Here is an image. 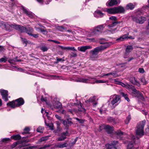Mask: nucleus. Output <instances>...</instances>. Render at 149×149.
Instances as JSON below:
<instances>
[{
    "label": "nucleus",
    "instance_id": "20",
    "mask_svg": "<svg viewBox=\"0 0 149 149\" xmlns=\"http://www.w3.org/2000/svg\"><path fill=\"white\" fill-rule=\"evenodd\" d=\"M122 22V21H118L117 20H116V22H111V24H109L108 25V26L109 28L113 27L117 25L118 24H120Z\"/></svg>",
    "mask_w": 149,
    "mask_h": 149
},
{
    "label": "nucleus",
    "instance_id": "7",
    "mask_svg": "<svg viewBox=\"0 0 149 149\" xmlns=\"http://www.w3.org/2000/svg\"><path fill=\"white\" fill-rule=\"evenodd\" d=\"M116 14L124 13L125 10L123 7L119 6L117 7H115Z\"/></svg>",
    "mask_w": 149,
    "mask_h": 149
},
{
    "label": "nucleus",
    "instance_id": "3",
    "mask_svg": "<svg viewBox=\"0 0 149 149\" xmlns=\"http://www.w3.org/2000/svg\"><path fill=\"white\" fill-rule=\"evenodd\" d=\"M107 47L105 46H100L95 48L93 50H91V52L93 55H97L99 52L104 50Z\"/></svg>",
    "mask_w": 149,
    "mask_h": 149
},
{
    "label": "nucleus",
    "instance_id": "13",
    "mask_svg": "<svg viewBox=\"0 0 149 149\" xmlns=\"http://www.w3.org/2000/svg\"><path fill=\"white\" fill-rule=\"evenodd\" d=\"M113 97V99L111 102L112 105L118 102L120 100V97L118 95H114Z\"/></svg>",
    "mask_w": 149,
    "mask_h": 149
},
{
    "label": "nucleus",
    "instance_id": "52",
    "mask_svg": "<svg viewBox=\"0 0 149 149\" xmlns=\"http://www.w3.org/2000/svg\"><path fill=\"white\" fill-rule=\"evenodd\" d=\"M6 23V22L0 21V27H2L3 28H4V25H5Z\"/></svg>",
    "mask_w": 149,
    "mask_h": 149
},
{
    "label": "nucleus",
    "instance_id": "16",
    "mask_svg": "<svg viewBox=\"0 0 149 149\" xmlns=\"http://www.w3.org/2000/svg\"><path fill=\"white\" fill-rule=\"evenodd\" d=\"M68 146V143L66 142H64L63 143H59L55 145V147L56 148H62L67 147Z\"/></svg>",
    "mask_w": 149,
    "mask_h": 149
},
{
    "label": "nucleus",
    "instance_id": "62",
    "mask_svg": "<svg viewBox=\"0 0 149 149\" xmlns=\"http://www.w3.org/2000/svg\"><path fill=\"white\" fill-rule=\"evenodd\" d=\"M134 58L133 57H131L129 58H128L127 60V61L128 62H129L130 61H131L133 59H134Z\"/></svg>",
    "mask_w": 149,
    "mask_h": 149
},
{
    "label": "nucleus",
    "instance_id": "55",
    "mask_svg": "<svg viewBox=\"0 0 149 149\" xmlns=\"http://www.w3.org/2000/svg\"><path fill=\"white\" fill-rule=\"evenodd\" d=\"M116 133L118 135L121 136L123 134V133L120 131H117Z\"/></svg>",
    "mask_w": 149,
    "mask_h": 149
},
{
    "label": "nucleus",
    "instance_id": "35",
    "mask_svg": "<svg viewBox=\"0 0 149 149\" xmlns=\"http://www.w3.org/2000/svg\"><path fill=\"white\" fill-rule=\"evenodd\" d=\"M45 125L46 126L49 127L50 128V129L51 130H53L54 128H53V124L52 123H46L45 122Z\"/></svg>",
    "mask_w": 149,
    "mask_h": 149
},
{
    "label": "nucleus",
    "instance_id": "46",
    "mask_svg": "<svg viewBox=\"0 0 149 149\" xmlns=\"http://www.w3.org/2000/svg\"><path fill=\"white\" fill-rule=\"evenodd\" d=\"M123 96L124 97L125 99L128 102H130V100L128 97V95L127 94H122Z\"/></svg>",
    "mask_w": 149,
    "mask_h": 149
},
{
    "label": "nucleus",
    "instance_id": "50",
    "mask_svg": "<svg viewBox=\"0 0 149 149\" xmlns=\"http://www.w3.org/2000/svg\"><path fill=\"white\" fill-rule=\"evenodd\" d=\"M64 58L63 57L62 58H59L58 57H56V60L59 62H63L65 61Z\"/></svg>",
    "mask_w": 149,
    "mask_h": 149
},
{
    "label": "nucleus",
    "instance_id": "8",
    "mask_svg": "<svg viewBox=\"0 0 149 149\" xmlns=\"http://www.w3.org/2000/svg\"><path fill=\"white\" fill-rule=\"evenodd\" d=\"M117 143L118 141H113L111 144H107L106 145V147L107 149H116L115 147V145Z\"/></svg>",
    "mask_w": 149,
    "mask_h": 149
},
{
    "label": "nucleus",
    "instance_id": "9",
    "mask_svg": "<svg viewBox=\"0 0 149 149\" xmlns=\"http://www.w3.org/2000/svg\"><path fill=\"white\" fill-rule=\"evenodd\" d=\"M22 9L23 13L26 14V15L28 16L29 17L31 18H32L33 17V16L32 12L28 11L27 9L23 6L22 7Z\"/></svg>",
    "mask_w": 149,
    "mask_h": 149
},
{
    "label": "nucleus",
    "instance_id": "34",
    "mask_svg": "<svg viewBox=\"0 0 149 149\" xmlns=\"http://www.w3.org/2000/svg\"><path fill=\"white\" fill-rule=\"evenodd\" d=\"M56 29L57 30L61 31H63V30L65 29V27L62 26H57Z\"/></svg>",
    "mask_w": 149,
    "mask_h": 149
},
{
    "label": "nucleus",
    "instance_id": "5",
    "mask_svg": "<svg viewBox=\"0 0 149 149\" xmlns=\"http://www.w3.org/2000/svg\"><path fill=\"white\" fill-rule=\"evenodd\" d=\"M15 24H8V23L6 22L4 28L7 31L10 32L11 31L12 29H15Z\"/></svg>",
    "mask_w": 149,
    "mask_h": 149
},
{
    "label": "nucleus",
    "instance_id": "25",
    "mask_svg": "<svg viewBox=\"0 0 149 149\" xmlns=\"http://www.w3.org/2000/svg\"><path fill=\"white\" fill-rule=\"evenodd\" d=\"M2 99L5 101H7L8 100V99L10 97V96H9L8 94H2Z\"/></svg>",
    "mask_w": 149,
    "mask_h": 149
},
{
    "label": "nucleus",
    "instance_id": "17",
    "mask_svg": "<svg viewBox=\"0 0 149 149\" xmlns=\"http://www.w3.org/2000/svg\"><path fill=\"white\" fill-rule=\"evenodd\" d=\"M93 79L91 77H89L88 79H86L85 78H80L78 79V81L83 83H88V81H89L90 79Z\"/></svg>",
    "mask_w": 149,
    "mask_h": 149
},
{
    "label": "nucleus",
    "instance_id": "53",
    "mask_svg": "<svg viewBox=\"0 0 149 149\" xmlns=\"http://www.w3.org/2000/svg\"><path fill=\"white\" fill-rule=\"evenodd\" d=\"M8 91L7 90H5L3 89H0V93H8Z\"/></svg>",
    "mask_w": 149,
    "mask_h": 149
},
{
    "label": "nucleus",
    "instance_id": "56",
    "mask_svg": "<svg viewBox=\"0 0 149 149\" xmlns=\"http://www.w3.org/2000/svg\"><path fill=\"white\" fill-rule=\"evenodd\" d=\"M130 53L128 52L125 51V54L124 55V58H127V56L129 55Z\"/></svg>",
    "mask_w": 149,
    "mask_h": 149
},
{
    "label": "nucleus",
    "instance_id": "23",
    "mask_svg": "<svg viewBox=\"0 0 149 149\" xmlns=\"http://www.w3.org/2000/svg\"><path fill=\"white\" fill-rule=\"evenodd\" d=\"M104 128L107 130V131L109 133H111L113 130V128L108 125L104 126Z\"/></svg>",
    "mask_w": 149,
    "mask_h": 149
},
{
    "label": "nucleus",
    "instance_id": "39",
    "mask_svg": "<svg viewBox=\"0 0 149 149\" xmlns=\"http://www.w3.org/2000/svg\"><path fill=\"white\" fill-rule=\"evenodd\" d=\"M132 142H130L128 143L127 149H134Z\"/></svg>",
    "mask_w": 149,
    "mask_h": 149
},
{
    "label": "nucleus",
    "instance_id": "6",
    "mask_svg": "<svg viewBox=\"0 0 149 149\" xmlns=\"http://www.w3.org/2000/svg\"><path fill=\"white\" fill-rule=\"evenodd\" d=\"M140 11L138 10L135 12L133 17V19L137 23H140Z\"/></svg>",
    "mask_w": 149,
    "mask_h": 149
},
{
    "label": "nucleus",
    "instance_id": "45",
    "mask_svg": "<svg viewBox=\"0 0 149 149\" xmlns=\"http://www.w3.org/2000/svg\"><path fill=\"white\" fill-rule=\"evenodd\" d=\"M28 34L29 36H31L35 38H37L38 37V34H33L31 33H28Z\"/></svg>",
    "mask_w": 149,
    "mask_h": 149
},
{
    "label": "nucleus",
    "instance_id": "38",
    "mask_svg": "<svg viewBox=\"0 0 149 149\" xmlns=\"http://www.w3.org/2000/svg\"><path fill=\"white\" fill-rule=\"evenodd\" d=\"M63 124L65 126H66L68 125V124H70L72 123L70 121H69L68 120H67V121H66L65 120H63Z\"/></svg>",
    "mask_w": 149,
    "mask_h": 149
},
{
    "label": "nucleus",
    "instance_id": "29",
    "mask_svg": "<svg viewBox=\"0 0 149 149\" xmlns=\"http://www.w3.org/2000/svg\"><path fill=\"white\" fill-rule=\"evenodd\" d=\"M133 49V47L132 45H128L126 48L125 51L130 53Z\"/></svg>",
    "mask_w": 149,
    "mask_h": 149
},
{
    "label": "nucleus",
    "instance_id": "22",
    "mask_svg": "<svg viewBox=\"0 0 149 149\" xmlns=\"http://www.w3.org/2000/svg\"><path fill=\"white\" fill-rule=\"evenodd\" d=\"M15 100L9 102L7 104L8 106H10L12 108H15L17 107Z\"/></svg>",
    "mask_w": 149,
    "mask_h": 149
},
{
    "label": "nucleus",
    "instance_id": "10",
    "mask_svg": "<svg viewBox=\"0 0 149 149\" xmlns=\"http://www.w3.org/2000/svg\"><path fill=\"white\" fill-rule=\"evenodd\" d=\"M58 47L60 48L63 50H72L73 51H75L76 50L75 49L74 47H64L61 45H58Z\"/></svg>",
    "mask_w": 149,
    "mask_h": 149
},
{
    "label": "nucleus",
    "instance_id": "14",
    "mask_svg": "<svg viewBox=\"0 0 149 149\" xmlns=\"http://www.w3.org/2000/svg\"><path fill=\"white\" fill-rule=\"evenodd\" d=\"M92 47L90 46H83L80 47H79L78 48V50L82 52H85L87 49H91Z\"/></svg>",
    "mask_w": 149,
    "mask_h": 149
},
{
    "label": "nucleus",
    "instance_id": "63",
    "mask_svg": "<svg viewBox=\"0 0 149 149\" xmlns=\"http://www.w3.org/2000/svg\"><path fill=\"white\" fill-rule=\"evenodd\" d=\"M108 120L109 121L111 122L113 121V119L112 118L110 117L108 118Z\"/></svg>",
    "mask_w": 149,
    "mask_h": 149
},
{
    "label": "nucleus",
    "instance_id": "15",
    "mask_svg": "<svg viewBox=\"0 0 149 149\" xmlns=\"http://www.w3.org/2000/svg\"><path fill=\"white\" fill-rule=\"evenodd\" d=\"M146 121L143 120L141 122L140 126V136H143L144 134V132L143 130L144 127L146 124Z\"/></svg>",
    "mask_w": 149,
    "mask_h": 149
},
{
    "label": "nucleus",
    "instance_id": "47",
    "mask_svg": "<svg viewBox=\"0 0 149 149\" xmlns=\"http://www.w3.org/2000/svg\"><path fill=\"white\" fill-rule=\"evenodd\" d=\"M48 139V137L47 136H45L42 137L39 140V141L40 142H41L42 141H45Z\"/></svg>",
    "mask_w": 149,
    "mask_h": 149
},
{
    "label": "nucleus",
    "instance_id": "44",
    "mask_svg": "<svg viewBox=\"0 0 149 149\" xmlns=\"http://www.w3.org/2000/svg\"><path fill=\"white\" fill-rule=\"evenodd\" d=\"M131 119V117L130 115H129L127 117L126 119L125 120V123L126 124H128L130 120Z\"/></svg>",
    "mask_w": 149,
    "mask_h": 149
},
{
    "label": "nucleus",
    "instance_id": "11",
    "mask_svg": "<svg viewBox=\"0 0 149 149\" xmlns=\"http://www.w3.org/2000/svg\"><path fill=\"white\" fill-rule=\"evenodd\" d=\"M68 131L62 133L61 135V136L57 138V141H60L64 140L66 138V136H68Z\"/></svg>",
    "mask_w": 149,
    "mask_h": 149
},
{
    "label": "nucleus",
    "instance_id": "49",
    "mask_svg": "<svg viewBox=\"0 0 149 149\" xmlns=\"http://www.w3.org/2000/svg\"><path fill=\"white\" fill-rule=\"evenodd\" d=\"M131 83L134 84H136L137 83H139V82L136 80L135 77L134 78V80H130Z\"/></svg>",
    "mask_w": 149,
    "mask_h": 149
},
{
    "label": "nucleus",
    "instance_id": "57",
    "mask_svg": "<svg viewBox=\"0 0 149 149\" xmlns=\"http://www.w3.org/2000/svg\"><path fill=\"white\" fill-rule=\"evenodd\" d=\"M114 81L115 82V83L117 84L120 85L121 84V82L118 81L116 79H114Z\"/></svg>",
    "mask_w": 149,
    "mask_h": 149
},
{
    "label": "nucleus",
    "instance_id": "26",
    "mask_svg": "<svg viewBox=\"0 0 149 149\" xmlns=\"http://www.w3.org/2000/svg\"><path fill=\"white\" fill-rule=\"evenodd\" d=\"M136 134L138 138H139L140 136V126L138 124L136 129Z\"/></svg>",
    "mask_w": 149,
    "mask_h": 149
},
{
    "label": "nucleus",
    "instance_id": "27",
    "mask_svg": "<svg viewBox=\"0 0 149 149\" xmlns=\"http://www.w3.org/2000/svg\"><path fill=\"white\" fill-rule=\"evenodd\" d=\"M127 34H125L122 36H120V37L118 38H117L116 40L117 41H122L124 40L125 39L127 38Z\"/></svg>",
    "mask_w": 149,
    "mask_h": 149
},
{
    "label": "nucleus",
    "instance_id": "18",
    "mask_svg": "<svg viewBox=\"0 0 149 149\" xmlns=\"http://www.w3.org/2000/svg\"><path fill=\"white\" fill-rule=\"evenodd\" d=\"M118 3L117 0H109L106 3L107 6H111L116 5Z\"/></svg>",
    "mask_w": 149,
    "mask_h": 149
},
{
    "label": "nucleus",
    "instance_id": "37",
    "mask_svg": "<svg viewBox=\"0 0 149 149\" xmlns=\"http://www.w3.org/2000/svg\"><path fill=\"white\" fill-rule=\"evenodd\" d=\"M109 19L112 21L111 22H116L117 20V17L115 16H111L109 17Z\"/></svg>",
    "mask_w": 149,
    "mask_h": 149
},
{
    "label": "nucleus",
    "instance_id": "51",
    "mask_svg": "<svg viewBox=\"0 0 149 149\" xmlns=\"http://www.w3.org/2000/svg\"><path fill=\"white\" fill-rule=\"evenodd\" d=\"M74 119L77 120L78 121L81 123H83L84 122V120L83 119H79L77 118H75Z\"/></svg>",
    "mask_w": 149,
    "mask_h": 149
},
{
    "label": "nucleus",
    "instance_id": "12",
    "mask_svg": "<svg viewBox=\"0 0 149 149\" xmlns=\"http://www.w3.org/2000/svg\"><path fill=\"white\" fill-rule=\"evenodd\" d=\"M17 107L22 105L24 103V101L22 98H20L15 100Z\"/></svg>",
    "mask_w": 149,
    "mask_h": 149
},
{
    "label": "nucleus",
    "instance_id": "31",
    "mask_svg": "<svg viewBox=\"0 0 149 149\" xmlns=\"http://www.w3.org/2000/svg\"><path fill=\"white\" fill-rule=\"evenodd\" d=\"M11 138L15 140H18L21 139V136L19 134H17L12 136H11Z\"/></svg>",
    "mask_w": 149,
    "mask_h": 149
},
{
    "label": "nucleus",
    "instance_id": "54",
    "mask_svg": "<svg viewBox=\"0 0 149 149\" xmlns=\"http://www.w3.org/2000/svg\"><path fill=\"white\" fill-rule=\"evenodd\" d=\"M141 81L142 82L143 85H145L147 83V82L145 79H141Z\"/></svg>",
    "mask_w": 149,
    "mask_h": 149
},
{
    "label": "nucleus",
    "instance_id": "2",
    "mask_svg": "<svg viewBox=\"0 0 149 149\" xmlns=\"http://www.w3.org/2000/svg\"><path fill=\"white\" fill-rule=\"evenodd\" d=\"M104 28V24H101L95 27L93 31V33L95 36H97L102 33Z\"/></svg>",
    "mask_w": 149,
    "mask_h": 149
},
{
    "label": "nucleus",
    "instance_id": "43",
    "mask_svg": "<svg viewBox=\"0 0 149 149\" xmlns=\"http://www.w3.org/2000/svg\"><path fill=\"white\" fill-rule=\"evenodd\" d=\"M44 128L43 127L40 126L37 129V131L38 132L42 133L43 132Z\"/></svg>",
    "mask_w": 149,
    "mask_h": 149
},
{
    "label": "nucleus",
    "instance_id": "59",
    "mask_svg": "<svg viewBox=\"0 0 149 149\" xmlns=\"http://www.w3.org/2000/svg\"><path fill=\"white\" fill-rule=\"evenodd\" d=\"M18 142H16L14 143L12 145L11 147L12 148H13L15 147L18 143Z\"/></svg>",
    "mask_w": 149,
    "mask_h": 149
},
{
    "label": "nucleus",
    "instance_id": "4",
    "mask_svg": "<svg viewBox=\"0 0 149 149\" xmlns=\"http://www.w3.org/2000/svg\"><path fill=\"white\" fill-rule=\"evenodd\" d=\"M15 29L19 31L21 33H24L26 31V27L21 25L15 24Z\"/></svg>",
    "mask_w": 149,
    "mask_h": 149
},
{
    "label": "nucleus",
    "instance_id": "58",
    "mask_svg": "<svg viewBox=\"0 0 149 149\" xmlns=\"http://www.w3.org/2000/svg\"><path fill=\"white\" fill-rule=\"evenodd\" d=\"M71 54H71V56L72 57H77V55L76 53H74V52H72Z\"/></svg>",
    "mask_w": 149,
    "mask_h": 149
},
{
    "label": "nucleus",
    "instance_id": "21",
    "mask_svg": "<svg viewBox=\"0 0 149 149\" xmlns=\"http://www.w3.org/2000/svg\"><path fill=\"white\" fill-rule=\"evenodd\" d=\"M105 11L107 12L109 14H116L115 7L109 8H107Z\"/></svg>",
    "mask_w": 149,
    "mask_h": 149
},
{
    "label": "nucleus",
    "instance_id": "36",
    "mask_svg": "<svg viewBox=\"0 0 149 149\" xmlns=\"http://www.w3.org/2000/svg\"><path fill=\"white\" fill-rule=\"evenodd\" d=\"M7 59L6 56H4L3 57L0 58V62L6 63L7 60Z\"/></svg>",
    "mask_w": 149,
    "mask_h": 149
},
{
    "label": "nucleus",
    "instance_id": "33",
    "mask_svg": "<svg viewBox=\"0 0 149 149\" xmlns=\"http://www.w3.org/2000/svg\"><path fill=\"white\" fill-rule=\"evenodd\" d=\"M26 31H25V32L26 33L28 34V33H32L33 31V29L31 27H28V28L26 27Z\"/></svg>",
    "mask_w": 149,
    "mask_h": 149
},
{
    "label": "nucleus",
    "instance_id": "60",
    "mask_svg": "<svg viewBox=\"0 0 149 149\" xmlns=\"http://www.w3.org/2000/svg\"><path fill=\"white\" fill-rule=\"evenodd\" d=\"M55 116L58 120H59L60 121L63 120L61 118V117L60 116H59L58 115H55Z\"/></svg>",
    "mask_w": 149,
    "mask_h": 149
},
{
    "label": "nucleus",
    "instance_id": "42",
    "mask_svg": "<svg viewBox=\"0 0 149 149\" xmlns=\"http://www.w3.org/2000/svg\"><path fill=\"white\" fill-rule=\"evenodd\" d=\"M20 38L22 40L23 44H25V46H26L28 43L27 40L26 39L22 37H20Z\"/></svg>",
    "mask_w": 149,
    "mask_h": 149
},
{
    "label": "nucleus",
    "instance_id": "64",
    "mask_svg": "<svg viewBox=\"0 0 149 149\" xmlns=\"http://www.w3.org/2000/svg\"><path fill=\"white\" fill-rule=\"evenodd\" d=\"M34 147V146H29L24 148L23 149H31L32 148Z\"/></svg>",
    "mask_w": 149,
    "mask_h": 149
},
{
    "label": "nucleus",
    "instance_id": "24",
    "mask_svg": "<svg viewBox=\"0 0 149 149\" xmlns=\"http://www.w3.org/2000/svg\"><path fill=\"white\" fill-rule=\"evenodd\" d=\"M135 7V6L132 3H129L127 4L126 8L127 10H133Z\"/></svg>",
    "mask_w": 149,
    "mask_h": 149
},
{
    "label": "nucleus",
    "instance_id": "48",
    "mask_svg": "<svg viewBox=\"0 0 149 149\" xmlns=\"http://www.w3.org/2000/svg\"><path fill=\"white\" fill-rule=\"evenodd\" d=\"M106 82H107L106 81H105L103 80H96L95 82V83H104Z\"/></svg>",
    "mask_w": 149,
    "mask_h": 149
},
{
    "label": "nucleus",
    "instance_id": "28",
    "mask_svg": "<svg viewBox=\"0 0 149 149\" xmlns=\"http://www.w3.org/2000/svg\"><path fill=\"white\" fill-rule=\"evenodd\" d=\"M17 56H16L15 58L12 59H10L8 60V62L11 64L13 63V61H16L17 62H21L22 61V60L20 59H17Z\"/></svg>",
    "mask_w": 149,
    "mask_h": 149
},
{
    "label": "nucleus",
    "instance_id": "19",
    "mask_svg": "<svg viewBox=\"0 0 149 149\" xmlns=\"http://www.w3.org/2000/svg\"><path fill=\"white\" fill-rule=\"evenodd\" d=\"M105 14L102 13L101 10H97L95 12L94 15L95 17H102Z\"/></svg>",
    "mask_w": 149,
    "mask_h": 149
},
{
    "label": "nucleus",
    "instance_id": "40",
    "mask_svg": "<svg viewBox=\"0 0 149 149\" xmlns=\"http://www.w3.org/2000/svg\"><path fill=\"white\" fill-rule=\"evenodd\" d=\"M146 20V17L143 16H141L140 17V24L143 23Z\"/></svg>",
    "mask_w": 149,
    "mask_h": 149
},
{
    "label": "nucleus",
    "instance_id": "1",
    "mask_svg": "<svg viewBox=\"0 0 149 149\" xmlns=\"http://www.w3.org/2000/svg\"><path fill=\"white\" fill-rule=\"evenodd\" d=\"M46 95L45 94L44 95H42L40 99L42 102H45L48 106L51 107L53 106L54 108H60L61 107V104L58 101L53 102V104H51L48 102V99L45 96Z\"/></svg>",
    "mask_w": 149,
    "mask_h": 149
},
{
    "label": "nucleus",
    "instance_id": "32",
    "mask_svg": "<svg viewBox=\"0 0 149 149\" xmlns=\"http://www.w3.org/2000/svg\"><path fill=\"white\" fill-rule=\"evenodd\" d=\"M40 49L43 52H45L47 51L48 48L45 45H42L40 47Z\"/></svg>",
    "mask_w": 149,
    "mask_h": 149
},
{
    "label": "nucleus",
    "instance_id": "30",
    "mask_svg": "<svg viewBox=\"0 0 149 149\" xmlns=\"http://www.w3.org/2000/svg\"><path fill=\"white\" fill-rule=\"evenodd\" d=\"M98 99L95 97H93L91 98L88 100L86 101V102L87 103L88 102H95L96 100H97Z\"/></svg>",
    "mask_w": 149,
    "mask_h": 149
},
{
    "label": "nucleus",
    "instance_id": "61",
    "mask_svg": "<svg viewBox=\"0 0 149 149\" xmlns=\"http://www.w3.org/2000/svg\"><path fill=\"white\" fill-rule=\"evenodd\" d=\"M110 74H112L113 76H114L115 75L114 73H113L112 72H110L108 73L107 74H104V76H108Z\"/></svg>",
    "mask_w": 149,
    "mask_h": 149
},
{
    "label": "nucleus",
    "instance_id": "41",
    "mask_svg": "<svg viewBox=\"0 0 149 149\" xmlns=\"http://www.w3.org/2000/svg\"><path fill=\"white\" fill-rule=\"evenodd\" d=\"M24 132L22 133L23 134H28L30 130V128L28 127H26L24 129Z\"/></svg>",
    "mask_w": 149,
    "mask_h": 149
}]
</instances>
